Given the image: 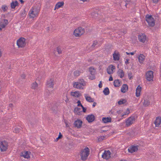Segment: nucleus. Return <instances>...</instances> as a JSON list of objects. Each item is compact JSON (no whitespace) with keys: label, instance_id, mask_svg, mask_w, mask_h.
<instances>
[{"label":"nucleus","instance_id":"f257e3e1","mask_svg":"<svg viewBox=\"0 0 161 161\" xmlns=\"http://www.w3.org/2000/svg\"><path fill=\"white\" fill-rule=\"evenodd\" d=\"M90 149L88 147H86L80 152L81 159L83 161L86 160L89 154Z\"/></svg>","mask_w":161,"mask_h":161},{"label":"nucleus","instance_id":"f03ea898","mask_svg":"<svg viewBox=\"0 0 161 161\" xmlns=\"http://www.w3.org/2000/svg\"><path fill=\"white\" fill-rule=\"evenodd\" d=\"M145 19L146 21L150 26L153 27L154 26L155 22L154 19L152 17V15L147 14L146 15Z\"/></svg>","mask_w":161,"mask_h":161},{"label":"nucleus","instance_id":"7ed1b4c3","mask_svg":"<svg viewBox=\"0 0 161 161\" xmlns=\"http://www.w3.org/2000/svg\"><path fill=\"white\" fill-rule=\"evenodd\" d=\"M85 32L84 28L80 27L75 30L74 32V35L76 37H80Z\"/></svg>","mask_w":161,"mask_h":161},{"label":"nucleus","instance_id":"20e7f679","mask_svg":"<svg viewBox=\"0 0 161 161\" xmlns=\"http://www.w3.org/2000/svg\"><path fill=\"white\" fill-rule=\"evenodd\" d=\"M8 142L5 140L0 141V150L1 152H5L8 149Z\"/></svg>","mask_w":161,"mask_h":161},{"label":"nucleus","instance_id":"39448f33","mask_svg":"<svg viewBox=\"0 0 161 161\" xmlns=\"http://www.w3.org/2000/svg\"><path fill=\"white\" fill-rule=\"evenodd\" d=\"M26 39L24 37H21L17 40V45L18 48L24 47L26 45Z\"/></svg>","mask_w":161,"mask_h":161},{"label":"nucleus","instance_id":"423d86ee","mask_svg":"<svg viewBox=\"0 0 161 161\" xmlns=\"http://www.w3.org/2000/svg\"><path fill=\"white\" fill-rule=\"evenodd\" d=\"M50 79L47 81L46 83V92L45 94L46 96L48 97L50 95Z\"/></svg>","mask_w":161,"mask_h":161},{"label":"nucleus","instance_id":"0eeeda50","mask_svg":"<svg viewBox=\"0 0 161 161\" xmlns=\"http://www.w3.org/2000/svg\"><path fill=\"white\" fill-rule=\"evenodd\" d=\"M146 78L148 81L153 80V72L151 70L148 71L146 74Z\"/></svg>","mask_w":161,"mask_h":161},{"label":"nucleus","instance_id":"6e6552de","mask_svg":"<svg viewBox=\"0 0 161 161\" xmlns=\"http://www.w3.org/2000/svg\"><path fill=\"white\" fill-rule=\"evenodd\" d=\"M39 11V10H37V11H36L35 9L34 10H30L29 13L30 18H34L35 17L37 16Z\"/></svg>","mask_w":161,"mask_h":161},{"label":"nucleus","instance_id":"1a4fd4ad","mask_svg":"<svg viewBox=\"0 0 161 161\" xmlns=\"http://www.w3.org/2000/svg\"><path fill=\"white\" fill-rule=\"evenodd\" d=\"M139 41L142 43H144L147 41V37L144 34L142 33L138 36Z\"/></svg>","mask_w":161,"mask_h":161},{"label":"nucleus","instance_id":"9d476101","mask_svg":"<svg viewBox=\"0 0 161 161\" xmlns=\"http://www.w3.org/2000/svg\"><path fill=\"white\" fill-rule=\"evenodd\" d=\"M31 153L28 151H24L22 152L20 154V156L23 157L25 158L28 159L30 158V154Z\"/></svg>","mask_w":161,"mask_h":161},{"label":"nucleus","instance_id":"9b49d317","mask_svg":"<svg viewBox=\"0 0 161 161\" xmlns=\"http://www.w3.org/2000/svg\"><path fill=\"white\" fill-rule=\"evenodd\" d=\"M110 152L109 150L105 151L104 153L102 155V157L106 159H108L111 157Z\"/></svg>","mask_w":161,"mask_h":161},{"label":"nucleus","instance_id":"f8f14e48","mask_svg":"<svg viewBox=\"0 0 161 161\" xmlns=\"http://www.w3.org/2000/svg\"><path fill=\"white\" fill-rule=\"evenodd\" d=\"M135 119L134 116H131L128 118L126 121V126H128L131 125L134 120Z\"/></svg>","mask_w":161,"mask_h":161},{"label":"nucleus","instance_id":"ddd939ff","mask_svg":"<svg viewBox=\"0 0 161 161\" xmlns=\"http://www.w3.org/2000/svg\"><path fill=\"white\" fill-rule=\"evenodd\" d=\"M138 146H131L128 149V151L129 152L131 153L136 152L138 150Z\"/></svg>","mask_w":161,"mask_h":161},{"label":"nucleus","instance_id":"4468645a","mask_svg":"<svg viewBox=\"0 0 161 161\" xmlns=\"http://www.w3.org/2000/svg\"><path fill=\"white\" fill-rule=\"evenodd\" d=\"M85 86V84H80V83H79L78 82H75L73 84V87L75 88H76L78 89H83V88L82 87V86Z\"/></svg>","mask_w":161,"mask_h":161},{"label":"nucleus","instance_id":"2eb2a0df","mask_svg":"<svg viewBox=\"0 0 161 161\" xmlns=\"http://www.w3.org/2000/svg\"><path fill=\"white\" fill-rule=\"evenodd\" d=\"M95 119V117L94 115L91 114L88 115L86 117V120L89 123H91L93 122Z\"/></svg>","mask_w":161,"mask_h":161},{"label":"nucleus","instance_id":"dca6fc26","mask_svg":"<svg viewBox=\"0 0 161 161\" xmlns=\"http://www.w3.org/2000/svg\"><path fill=\"white\" fill-rule=\"evenodd\" d=\"M115 69V67L113 65H110L107 68V72L108 74H111L113 73V70Z\"/></svg>","mask_w":161,"mask_h":161},{"label":"nucleus","instance_id":"f3484780","mask_svg":"<svg viewBox=\"0 0 161 161\" xmlns=\"http://www.w3.org/2000/svg\"><path fill=\"white\" fill-rule=\"evenodd\" d=\"M82 124V122L80 119H78L75 121L74 125L75 127L77 128H80Z\"/></svg>","mask_w":161,"mask_h":161},{"label":"nucleus","instance_id":"a211bd4d","mask_svg":"<svg viewBox=\"0 0 161 161\" xmlns=\"http://www.w3.org/2000/svg\"><path fill=\"white\" fill-rule=\"evenodd\" d=\"M128 86L127 84H123L121 88V92L123 93H125L128 91Z\"/></svg>","mask_w":161,"mask_h":161},{"label":"nucleus","instance_id":"6ab92c4d","mask_svg":"<svg viewBox=\"0 0 161 161\" xmlns=\"http://www.w3.org/2000/svg\"><path fill=\"white\" fill-rule=\"evenodd\" d=\"M142 87L140 85H138L136 89V97H139L140 95V93L141 91Z\"/></svg>","mask_w":161,"mask_h":161},{"label":"nucleus","instance_id":"aec40b11","mask_svg":"<svg viewBox=\"0 0 161 161\" xmlns=\"http://www.w3.org/2000/svg\"><path fill=\"white\" fill-rule=\"evenodd\" d=\"M71 95L74 97H78L81 95V94L80 93L79 91H76L75 92H71Z\"/></svg>","mask_w":161,"mask_h":161},{"label":"nucleus","instance_id":"412c9836","mask_svg":"<svg viewBox=\"0 0 161 161\" xmlns=\"http://www.w3.org/2000/svg\"><path fill=\"white\" fill-rule=\"evenodd\" d=\"M100 46V45L99 43H98L97 41L95 40L93 42V43L91 46V47L92 49H94L96 47H99Z\"/></svg>","mask_w":161,"mask_h":161},{"label":"nucleus","instance_id":"4be33fe9","mask_svg":"<svg viewBox=\"0 0 161 161\" xmlns=\"http://www.w3.org/2000/svg\"><path fill=\"white\" fill-rule=\"evenodd\" d=\"M116 51L113 54V59L114 61H118L119 59L120 55L118 52L116 53Z\"/></svg>","mask_w":161,"mask_h":161},{"label":"nucleus","instance_id":"5701e85b","mask_svg":"<svg viewBox=\"0 0 161 161\" xmlns=\"http://www.w3.org/2000/svg\"><path fill=\"white\" fill-rule=\"evenodd\" d=\"M112 119L110 117H103L102 121L103 123H107L111 122Z\"/></svg>","mask_w":161,"mask_h":161},{"label":"nucleus","instance_id":"b1692460","mask_svg":"<svg viewBox=\"0 0 161 161\" xmlns=\"http://www.w3.org/2000/svg\"><path fill=\"white\" fill-rule=\"evenodd\" d=\"M10 5L11 8L14 9L16 6L19 5V3L17 0H15L14 2L12 1Z\"/></svg>","mask_w":161,"mask_h":161},{"label":"nucleus","instance_id":"393cba45","mask_svg":"<svg viewBox=\"0 0 161 161\" xmlns=\"http://www.w3.org/2000/svg\"><path fill=\"white\" fill-rule=\"evenodd\" d=\"M156 126L158 127L161 123V118L160 117H157L156 118L155 121L154 122Z\"/></svg>","mask_w":161,"mask_h":161},{"label":"nucleus","instance_id":"a878e982","mask_svg":"<svg viewBox=\"0 0 161 161\" xmlns=\"http://www.w3.org/2000/svg\"><path fill=\"white\" fill-rule=\"evenodd\" d=\"M64 2H58L55 5L54 10L56 9H58L59 8L62 7L64 5Z\"/></svg>","mask_w":161,"mask_h":161},{"label":"nucleus","instance_id":"bb28decb","mask_svg":"<svg viewBox=\"0 0 161 161\" xmlns=\"http://www.w3.org/2000/svg\"><path fill=\"white\" fill-rule=\"evenodd\" d=\"M118 104L119 105L123 104H125V105H127L128 103L127 101L125 99H121L118 102Z\"/></svg>","mask_w":161,"mask_h":161},{"label":"nucleus","instance_id":"cd10ccee","mask_svg":"<svg viewBox=\"0 0 161 161\" xmlns=\"http://www.w3.org/2000/svg\"><path fill=\"white\" fill-rule=\"evenodd\" d=\"M145 58V56L142 54H140L139 56L138 59L139 62L140 63H142L143 61L144 60Z\"/></svg>","mask_w":161,"mask_h":161},{"label":"nucleus","instance_id":"c85d7f7f","mask_svg":"<svg viewBox=\"0 0 161 161\" xmlns=\"http://www.w3.org/2000/svg\"><path fill=\"white\" fill-rule=\"evenodd\" d=\"M85 97L86 100L89 102H94V99L91 98L90 96H87L86 94H85Z\"/></svg>","mask_w":161,"mask_h":161},{"label":"nucleus","instance_id":"c756f323","mask_svg":"<svg viewBox=\"0 0 161 161\" xmlns=\"http://www.w3.org/2000/svg\"><path fill=\"white\" fill-rule=\"evenodd\" d=\"M56 51L58 53V54H60L62 53V50H61L60 47H57L56 48V51L54 50L53 51V53L56 56Z\"/></svg>","mask_w":161,"mask_h":161},{"label":"nucleus","instance_id":"7c9ffc66","mask_svg":"<svg viewBox=\"0 0 161 161\" xmlns=\"http://www.w3.org/2000/svg\"><path fill=\"white\" fill-rule=\"evenodd\" d=\"M114 85L115 87H118L120 86V82L119 80H114Z\"/></svg>","mask_w":161,"mask_h":161},{"label":"nucleus","instance_id":"2f4dec72","mask_svg":"<svg viewBox=\"0 0 161 161\" xmlns=\"http://www.w3.org/2000/svg\"><path fill=\"white\" fill-rule=\"evenodd\" d=\"M117 74L118 75H120V77L121 78L123 77L124 76V73L123 71L119 69L118 70V71L117 72Z\"/></svg>","mask_w":161,"mask_h":161},{"label":"nucleus","instance_id":"473e14b6","mask_svg":"<svg viewBox=\"0 0 161 161\" xmlns=\"http://www.w3.org/2000/svg\"><path fill=\"white\" fill-rule=\"evenodd\" d=\"M103 92L105 95H108L109 93V91L108 87L105 88L103 91Z\"/></svg>","mask_w":161,"mask_h":161},{"label":"nucleus","instance_id":"72a5a7b5","mask_svg":"<svg viewBox=\"0 0 161 161\" xmlns=\"http://www.w3.org/2000/svg\"><path fill=\"white\" fill-rule=\"evenodd\" d=\"M150 102L149 100H144L143 103V105L145 107H147L150 105Z\"/></svg>","mask_w":161,"mask_h":161},{"label":"nucleus","instance_id":"f704fd0d","mask_svg":"<svg viewBox=\"0 0 161 161\" xmlns=\"http://www.w3.org/2000/svg\"><path fill=\"white\" fill-rule=\"evenodd\" d=\"M38 86V84L36 81L33 83L31 85V88L32 89H35Z\"/></svg>","mask_w":161,"mask_h":161},{"label":"nucleus","instance_id":"c9c22d12","mask_svg":"<svg viewBox=\"0 0 161 161\" xmlns=\"http://www.w3.org/2000/svg\"><path fill=\"white\" fill-rule=\"evenodd\" d=\"M89 71L90 73L92 75H94L95 74V70L92 67H90L89 69Z\"/></svg>","mask_w":161,"mask_h":161},{"label":"nucleus","instance_id":"e433bc0d","mask_svg":"<svg viewBox=\"0 0 161 161\" xmlns=\"http://www.w3.org/2000/svg\"><path fill=\"white\" fill-rule=\"evenodd\" d=\"M80 72L78 70H75L74 72V75L75 76L77 77L80 74Z\"/></svg>","mask_w":161,"mask_h":161},{"label":"nucleus","instance_id":"4c0bfd02","mask_svg":"<svg viewBox=\"0 0 161 161\" xmlns=\"http://www.w3.org/2000/svg\"><path fill=\"white\" fill-rule=\"evenodd\" d=\"M131 3V1L130 0H126V2L125 4V6L127 8L129 6L128 5L130 4V3Z\"/></svg>","mask_w":161,"mask_h":161},{"label":"nucleus","instance_id":"58836bf2","mask_svg":"<svg viewBox=\"0 0 161 161\" xmlns=\"http://www.w3.org/2000/svg\"><path fill=\"white\" fill-rule=\"evenodd\" d=\"M2 9L3 10V11H6L8 9V7L5 5H3L2 7Z\"/></svg>","mask_w":161,"mask_h":161},{"label":"nucleus","instance_id":"ea45409f","mask_svg":"<svg viewBox=\"0 0 161 161\" xmlns=\"http://www.w3.org/2000/svg\"><path fill=\"white\" fill-rule=\"evenodd\" d=\"M26 11L25 9L24 11L21 14V15L23 17H25L26 15Z\"/></svg>","mask_w":161,"mask_h":161},{"label":"nucleus","instance_id":"a19ab883","mask_svg":"<svg viewBox=\"0 0 161 161\" xmlns=\"http://www.w3.org/2000/svg\"><path fill=\"white\" fill-rule=\"evenodd\" d=\"M91 14L92 15V17L94 18L97 17L98 15L97 13L95 12H92Z\"/></svg>","mask_w":161,"mask_h":161},{"label":"nucleus","instance_id":"79ce46f5","mask_svg":"<svg viewBox=\"0 0 161 161\" xmlns=\"http://www.w3.org/2000/svg\"><path fill=\"white\" fill-rule=\"evenodd\" d=\"M130 113V110L129 108H127L126 111L124 113V114L122 115V117H123L125 115H126L129 114Z\"/></svg>","mask_w":161,"mask_h":161},{"label":"nucleus","instance_id":"37998d69","mask_svg":"<svg viewBox=\"0 0 161 161\" xmlns=\"http://www.w3.org/2000/svg\"><path fill=\"white\" fill-rule=\"evenodd\" d=\"M77 82H79V83H80V84L84 83L85 86L86 85V83L85 81L84 80L82 79H80V80H79V81Z\"/></svg>","mask_w":161,"mask_h":161},{"label":"nucleus","instance_id":"c03bdc74","mask_svg":"<svg viewBox=\"0 0 161 161\" xmlns=\"http://www.w3.org/2000/svg\"><path fill=\"white\" fill-rule=\"evenodd\" d=\"M105 138V136H101L98 138V141L99 142H101Z\"/></svg>","mask_w":161,"mask_h":161},{"label":"nucleus","instance_id":"a18cd8bd","mask_svg":"<svg viewBox=\"0 0 161 161\" xmlns=\"http://www.w3.org/2000/svg\"><path fill=\"white\" fill-rule=\"evenodd\" d=\"M80 109V108H79L78 107H76L75 108L74 110V112L75 113H76L78 114V112L79 111V110Z\"/></svg>","mask_w":161,"mask_h":161},{"label":"nucleus","instance_id":"49530a36","mask_svg":"<svg viewBox=\"0 0 161 161\" xmlns=\"http://www.w3.org/2000/svg\"><path fill=\"white\" fill-rule=\"evenodd\" d=\"M126 0H122L121 2H120V5H124L125 4L126 2Z\"/></svg>","mask_w":161,"mask_h":161},{"label":"nucleus","instance_id":"de8ad7c7","mask_svg":"<svg viewBox=\"0 0 161 161\" xmlns=\"http://www.w3.org/2000/svg\"><path fill=\"white\" fill-rule=\"evenodd\" d=\"M20 128H15L14 131L16 133H18L20 131Z\"/></svg>","mask_w":161,"mask_h":161},{"label":"nucleus","instance_id":"09e8293b","mask_svg":"<svg viewBox=\"0 0 161 161\" xmlns=\"http://www.w3.org/2000/svg\"><path fill=\"white\" fill-rule=\"evenodd\" d=\"M128 77L130 79L132 78V73L131 72H129L128 73Z\"/></svg>","mask_w":161,"mask_h":161},{"label":"nucleus","instance_id":"8fccbe9b","mask_svg":"<svg viewBox=\"0 0 161 161\" xmlns=\"http://www.w3.org/2000/svg\"><path fill=\"white\" fill-rule=\"evenodd\" d=\"M77 103H78V105H77L78 106V107L80 106V107H81L82 106H83V105H82V104L81 103L80 101V100H78L77 101Z\"/></svg>","mask_w":161,"mask_h":161},{"label":"nucleus","instance_id":"3c124183","mask_svg":"<svg viewBox=\"0 0 161 161\" xmlns=\"http://www.w3.org/2000/svg\"><path fill=\"white\" fill-rule=\"evenodd\" d=\"M4 24H5L6 25H8V20L7 19H4Z\"/></svg>","mask_w":161,"mask_h":161},{"label":"nucleus","instance_id":"603ef678","mask_svg":"<svg viewBox=\"0 0 161 161\" xmlns=\"http://www.w3.org/2000/svg\"><path fill=\"white\" fill-rule=\"evenodd\" d=\"M54 82L53 81H53H52V79H51V88H53V86L54 84Z\"/></svg>","mask_w":161,"mask_h":161},{"label":"nucleus","instance_id":"864d4df0","mask_svg":"<svg viewBox=\"0 0 161 161\" xmlns=\"http://www.w3.org/2000/svg\"><path fill=\"white\" fill-rule=\"evenodd\" d=\"M94 75H92V76H90L89 77V79L91 80H93L95 79V76Z\"/></svg>","mask_w":161,"mask_h":161},{"label":"nucleus","instance_id":"5fc2aeb1","mask_svg":"<svg viewBox=\"0 0 161 161\" xmlns=\"http://www.w3.org/2000/svg\"><path fill=\"white\" fill-rule=\"evenodd\" d=\"M82 108L83 112L85 113L86 111V108H85L83 106L81 107Z\"/></svg>","mask_w":161,"mask_h":161},{"label":"nucleus","instance_id":"6e6d98bb","mask_svg":"<svg viewBox=\"0 0 161 161\" xmlns=\"http://www.w3.org/2000/svg\"><path fill=\"white\" fill-rule=\"evenodd\" d=\"M0 26L1 27L2 29L6 27V25L4 24H3L0 25Z\"/></svg>","mask_w":161,"mask_h":161},{"label":"nucleus","instance_id":"4d7b16f0","mask_svg":"<svg viewBox=\"0 0 161 161\" xmlns=\"http://www.w3.org/2000/svg\"><path fill=\"white\" fill-rule=\"evenodd\" d=\"M63 136L61 134V133L60 132H59V134L58 135V138H59V139H61L62 138V137Z\"/></svg>","mask_w":161,"mask_h":161},{"label":"nucleus","instance_id":"13d9d810","mask_svg":"<svg viewBox=\"0 0 161 161\" xmlns=\"http://www.w3.org/2000/svg\"><path fill=\"white\" fill-rule=\"evenodd\" d=\"M102 82L101 81L100 82V83L98 85V86L100 88H101L102 87Z\"/></svg>","mask_w":161,"mask_h":161},{"label":"nucleus","instance_id":"bf43d9fd","mask_svg":"<svg viewBox=\"0 0 161 161\" xmlns=\"http://www.w3.org/2000/svg\"><path fill=\"white\" fill-rule=\"evenodd\" d=\"M153 3H157L159 0H152Z\"/></svg>","mask_w":161,"mask_h":161},{"label":"nucleus","instance_id":"052dcab7","mask_svg":"<svg viewBox=\"0 0 161 161\" xmlns=\"http://www.w3.org/2000/svg\"><path fill=\"white\" fill-rule=\"evenodd\" d=\"M113 80V78L112 77V75L110 76L109 79V81H112Z\"/></svg>","mask_w":161,"mask_h":161},{"label":"nucleus","instance_id":"680f3d73","mask_svg":"<svg viewBox=\"0 0 161 161\" xmlns=\"http://www.w3.org/2000/svg\"><path fill=\"white\" fill-rule=\"evenodd\" d=\"M25 77L26 76L25 74H22L21 75V77H22V78L24 79H25Z\"/></svg>","mask_w":161,"mask_h":161},{"label":"nucleus","instance_id":"e2e57ef3","mask_svg":"<svg viewBox=\"0 0 161 161\" xmlns=\"http://www.w3.org/2000/svg\"><path fill=\"white\" fill-rule=\"evenodd\" d=\"M129 59H126L125 62V63L126 64H129Z\"/></svg>","mask_w":161,"mask_h":161},{"label":"nucleus","instance_id":"0e129e2a","mask_svg":"<svg viewBox=\"0 0 161 161\" xmlns=\"http://www.w3.org/2000/svg\"><path fill=\"white\" fill-rule=\"evenodd\" d=\"M46 5H47V7L48 8H50L49 6V2H47L46 3Z\"/></svg>","mask_w":161,"mask_h":161},{"label":"nucleus","instance_id":"69168bd1","mask_svg":"<svg viewBox=\"0 0 161 161\" xmlns=\"http://www.w3.org/2000/svg\"><path fill=\"white\" fill-rule=\"evenodd\" d=\"M136 52V51H135L134 52L130 53H130V54H131V55H133L135 54Z\"/></svg>","mask_w":161,"mask_h":161},{"label":"nucleus","instance_id":"338daca9","mask_svg":"<svg viewBox=\"0 0 161 161\" xmlns=\"http://www.w3.org/2000/svg\"><path fill=\"white\" fill-rule=\"evenodd\" d=\"M155 19L158 20L159 19V18L158 16H155Z\"/></svg>","mask_w":161,"mask_h":161},{"label":"nucleus","instance_id":"774afa93","mask_svg":"<svg viewBox=\"0 0 161 161\" xmlns=\"http://www.w3.org/2000/svg\"><path fill=\"white\" fill-rule=\"evenodd\" d=\"M97 104V103L96 102H94L92 105V107H95Z\"/></svg>","mask_w":161,"mask_h":161}]
</instances>
